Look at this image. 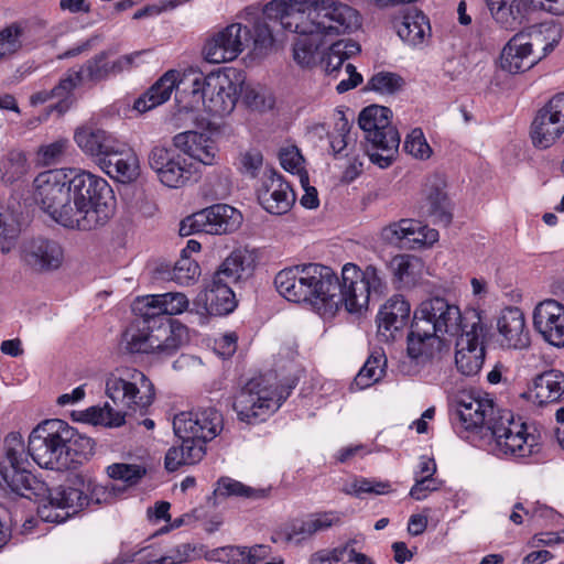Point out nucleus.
I'll use <instances>...</instances> for the list:
<instances>
[{"label": "nucleus", "mask_w": 564, "mask_h": 564, "mask_svg": "<svg viewBox=\"0 0 564 564\" xmlns=\"http://www.w3.org/2000/svg\"><path fill=\"white\" fill-rule=\"evenodd\" d=\"M274 285L290 302H308L329 314L343 306L349 313H360L372 295L380 296L384 292L386 280L383 272L372 264L360 269L355 263H346L339 279L329 267L306 263L281 270Z\"/></svg>", "instance_id": "1"}, {"label": "nucleus", "mask_w": 564, "mask_h": 564, "mask_svg": "<svg viewBox=\"0 0 564 564\" xmlns=\"http://www.w3.org/2000/svg\"><path fill=\"white\" fill-rule=\"evenodd\" d=\"M263 15L300 36L350 33L361 24L356 9L336 0H272L264 6Z\"/></svg>", "instance_id": "2"}, {"label": "nucleus", "mask_w": 564, "mask_h": 564, "mask_svg": "<svg viewBox=\"0 0 564 564\" xmlns=\"http://www.w3.org/2000/svg\"><path fill=\"white\" fill-rule=\"evenodd\" d=\"M456 403V429L489 431L497 449L514 458L529 457L539 452L535 435L528 432L524 422L516 421L510 411L496 410L492 401L469 394L460 395Z\"/></svg>", "instance_id": "3"}, {"label": "nucleus", "mask_w": 564, "mask_h": 564, "mask_svg": "<svg viewBox=\"0 0 564 564\" xmlns=\"http://www.w3.org/2000/svg\"><path fill=\"white\" fill-rule=\"evenodd\" d=\"M106 395L115 406H90L82 415L83 420L94 425L119 427L126 423V416L133 413H145L155 399V390L151 380L140 370L126 368L117 370L106 379Z\"/></svg>", "instance_id": "4"}, {"label": "nucleus", "mask_w": 564, "mask_h": 564, "mask_svg": "<svg viewBox=\"0 0 564 564\" xmlns=\"http://www.w3.org/2000/svg\"><path fill=\"white\" fill-rule=\"evenodd\" d=\"M467 311L442 296L424 300L414 311L408 334L406 351L411 359L430 358L444 335L457 337L467 326Z\"/></svg>", "instance_id": "5"}, {"label": "nucleus", "mask_w": 564, "mask_h": 564, "mask_svg": "<svg viewBox=\"0 0 564 564\" xmlns=\"http://www.w3.org/2000/svg\"><path fill=\"white\" fill-rule=\"evenodd\" d=\"M72 229L93 230L106 225L115 212V195L108 182L90 172L70 170Z\"/></svg>", "instance_id": "6"}, {"label": "nucleus", "mask_w": 564, "mask_h": 564, "mask_svg": "<svg viewBox=\"0 0 564 564\" xmlns=\"http://www.w3.org/2000/svg\"><path fill=\"white\" fill-rule=\"evenodd\" d=\"M232 110L234 108H230L226 116L230 115ZM172 120H177L174 123L175 128L182 126L178 122L181 120H192L197 128L209 132V135L192 130L181 132L173 138V145L176 149L205 165L218 163V148L213 137L221 133L226 128L225 113H220L214 108H177Z\"/></svg>", "instance_id": "7"}, {"label": "nucleus", "mask_w": 564, "mask_h": 564, "mask_svg": "<svg viewBox=\"0 0 564 564\" xmlns=\"http://www.w3.org/2000/svg\"><path fill=\"white\" fill-rule=\"evenodd\" d=\"M253 268L252 253L247 249L234 250L213 274L205 290L197 295L196 304H202L209 315H228L237 306L231 285L250 276Z\"/></svg>", "instance_id": "8"}, {"label": "nucleus", "mask_w": 564, "mask_h": 564, "mask_svg": "<svg viewBox=\"0 0 564 564\" xmlns=\"http://www.w3.org/2000/svg\"><path fill=\"white\" fill-rule=\"evenodd\" d=\"M242 72L234 67L212 72L208 75L197 74L193 78L180 79V90L175 95V106H236L238 85L241 84Z\"/></svg>", "instance_id": "9"}, {"label": "nucleus", "mask_w": 564, "mask_h": 564, "mask_svg": "<svg viewBox=\"0 0 564 564\" xmlns=\"http://www.w3.org/2000/svg\"><path fill=\"white\" fill-rule=\"evenodd\" d=\"M74 435L65 421L53 419L40 423L29 436L28 454L42 468L68 470L74 468L67 443Z\"/></svg>", "instance_id": "10"}, {"label": "nucleus", "mask_w": 564, "mask_h": 564, "mask_svg": "<svg viewBox=\"0 0 564 564\" xmlns=\"http://www.w3.org/2000/svg\"><path fill=\"white\" fill-rule=\"evenodd\" d=\"M272 380L271 375L252 378L237 393L234 410L240 421L248 424L264 421L289 398L294 384L274 386Z\"/></svg>", "instance_id": "11"}, {"label": "nucleus", "mask_w": 564, "mask_h": 564, "mask_svg": "<svg viewBox=\"0 0 564 564\" xmlns=\"http://www.w3.org/2000/svg\"><path fill=\"white\" fill-rule=\"evenodd\" d=\"M391 108H362L358 124L366 133V154L380 169L389 167L397 159L400 134L391 123Z\"/></svg>", "instance_id": "12"}, {"label": "nucleus", "mask_w": 564, "mask_h": 564, "mask_svg": "<svg viewBox=\"0 0 564 564\" xmlns=\"http://www.w3.org/2000/svg\"><path fill=\"white\" fill-rule=\"evenodd\" d=\"M34 200L54 221L65 228L74 227L70 170H50L40 173L34 182Z\"/></svg>", "instance_id": "13"}, {"label": "nucleus", "mask_w": 564, "mask_h": 564, "mask_svg": "<svg viewBox=\"0 0 564 564\" xmlns=\"http://www.w3.org/2000/svg\"><path fill=\"white\" fill-rule=\"evenodd\" d=\"M6 460L0 464V476L15 494L31 498L37 496L43 482L26 469L29 465L25 445L20 433L12 432L4 438Z\"/></svg>", "instance_id": "14"}, {"label": "nucleus", "mask_w": 564, "mask_h": 564, "mask_svg": "<svg viewBox=\"0 0 564 564\" xmlns=\"http://www.w3.org/2000/svg\"><path fill=\"white\" fill-rule=\"evenodd\" d=\"M109 55L110 53L108 51H101L87 59L79 70L73 72L67 77L62 78L53 88V94L63 96L72 95V91L85 80L98 84L123 70H128L132 67L134 58L140 55V52L122 55L113 62L108 61Z\"/></svg>", "instance_id": "15"}, {"label": "nucleus", "mask_w": 564, "mask_h": 564, "mask_svg": "<svg viewBox=\"0 0 564 564\" xmlns=\"http://www.w3.org/2000/svg\"><path fill=\"white\" fill-rule=\"evenodd\" d=\"M466 322L464 333L457 336L455 364L460 373L475 376L481 370L485 361V326L480 312L475 308L467 311Z\"/></svg>", "instance_id": "16"}, {"label": "nucleus", "mask_w": 564, "mask_h": 564, "mask_svg": "<svg viewBox=\"0 0 564 564\" xmlns=\"http://www.w3.org/2000/svg\"><path fill=\"white\" fill-rule=\"evenodd\" d=\"M242 223L241 213L227 204H215L186 217L180 232L188 236L195 232L227 235L237 230Z\"/></svg>", "instance_id": "17"}, {"label": "nucleus", "mask_w": 564, "mask_h": 564, "mask_svg": "<svg viewBox=\"0 0 564 564\" xmlns=\"http://www.w3.org/2000/svg\"><path fill=\"white\" fill-rule=\"evenodd\" d=\"M251 43V30L241 23H231L209 36L203 47L208 63L220 64L236 59Z\"/></svg>", "instance_id": "18"}, {"label": "nucleus", "mask_w": 564, "mask_h": 564, "mask_svg": "<svg viewBox=\"0 0 564 564\" xmlns=\"http://www.w3.org/2000/svg\"><path fill=\"white\" fill-rule=\"evenodd\" d=\"M223 414L215 406H199L175 415L173 430L177 437L209 442L223 430Z\"/></svg>", "instance_id": "19"}, {"label": "nucleus", "mask_w": 564, "mask_h": 564, "mask_svg": "<svg viewBox=\"0 0 564 564\" xmlns=\"http://www.w3.org/2000/svg\"><path fill=\"white\" fill-rule=\"evenodd\" d=\"M148 163L156 173L160 182L167 187H181L191 177L186 160L176 152L174 145H153L148 154Z\"/></svg>", "instance_id": "20"}, {"label": "nucleus", "mask_w": 564, "mask_h": 564, "mask_svg": "<svg viewBox=\"0 0 564 564\" xmlns=\"http://www.w3.org/2000/svg\"><path fill=\"white\" fill-rule=\"evenodd\" d=\"M21 260L33 272L50 273L62 267L64 248L55 239L33 237L22 243Z\"/></svg>", "instance_id": "21"}, {"label": "nucleus", "mask_w": 564, "mask_h": 564, "mask_svg": "<svg viewBox=\"0 0 564 564\" xmlns=\"http://www.w3.org/2000/svg\"><path fill=\"white\" fill-rule=\"evenodd\" d=\"M257 197L265 212L279 216L286 214L295 203V193L290 183L272 169L263 173Z\"/></svg>", "instance_id": "22"}, {"label": "nucleus", "mask_w": 564, "mask_h": 564, "mask_svg": "<svg viewBox=\"0 0 564 564\" xmlns=\"http://www.w3.org/2000/svg\"><path fill=\"white\" fill-rule=\"evenodd\" d=\"M381 237L390 245L421 248L436 242L438 240V231L429 228L419 220L401 219L386 226L382 229Z\"/></svg>", "instance_id": "23"}, {"label": "nucleus", "mask_w": 564, "mask_h": 564, "mask_svg": "<svg viewBox=\"0 0 564 564\" xmlns=\"http://www.w3.org/2000/svg\"><path fill=\"white\" fill-rule=\"evenodd\" d=\"M411 305L403 295H393L379 310L377 334L380 340L393 341L403 335L410 322Z\"/></svg>", "instance_id": "24"}, {"label": "nucleus", "mask_w": 564, "mask_h": 564, "mask_svg": "<svg viewBox=\"0 0 564 564\" xmlns=\"http://www.w3.org/2000/svg\"><path fill=\"white\" fill-rule=\"evenodd\" d=\"M533 324L553 346H564V306L552 299L540 302L533 312Z\"/></svg>", "instance_id": "25"}, {"label": "nucleus", "mask_w": 564, "mask_h": 564, "mask_svg": "<svg viewBox=\"0 0 564 564\" xmlns=\"http://www.w3.org/2000/svg\"><path fill=\"white\" fill-rule=\"evenodd\" d=\"M188 306V300L183 293L169 292L164 294L147 295L138 299L133 304V312L149 313L154 323L162 325L170 323L172 315L183 313Z\"/></svg>", "instance_id": "26"}, {"label": "nucleus", "mask_w": 564, "mask_h": 564, "mask_svg": "<svg viewBox=\"0 0 564 564\" xmlns=\"http://www.w3.org/2000/svg\"><path fill=\"white\" fill-rule=\"evenodd\" d=\"M498 341L508 349H524L530 345V333L524 314L518 307H507L497 318Z\"/></svg>", "instance_id": "27"}, {"label": "nucleus", "mask_w": 564, "mask_h": 564, "mask_svg": "<svg viewBox=\"0 0 564 564\" xmlns=\"http://www.w3.org/2000/svg\"><path fill=\"white\" fill-rule=\"evenodd\" d=\"M494 21L506 31H518L529 22L533 0H486Z\"/></svg>", "instance_id": "28"}, {"label": "nucleus", "mask_w": 564, "mask_h": 564, "mask_svg": "<svg viewBox=\"0 0 564 564\" xmlns=\"http://www.w3.org/2000/svg\"><path fill=\"white\" fill-rule=\"evenodd\" d=\"M90 484L82 475L74 474L67 477L64 484L47 489V498L52 507L72 510L76 513L89 505L86 494Z\"/></svg>", "instance_id": "29"}, {"label": "nucleus", "mask_w": 564, "mask_h": 564, "mask_svg": "<svg viewBox=\"0 0 564 564\" xmlns=\"http://www.w3.org/2000/svg\"><path fill=\"white\" fill-rule=\"evenodd\" d=\"M111 178L129 183L139 176V159L131 148L118 141L98 166Z\"/></svg>", "instance_id": "30"}, {"label": "nucleus", "mask_w": 564, "mask_h": 564, "mask_svg": "<svg viewBox=\"0 0 564 564\" xmlns=\"http://www.w3.org/2000/svg\"><path fill=\"white\" fill-rule=\"evenodd\" d=\"M137 318L130 324L122 335L126 348L132 354H154V347H158L155 330H164L149 313L134 312Z\"/></svg>", "instance_id": "31"}, {"label": "nucleus", "mask_w": 564, "mask_h": 564, "mask_svg": "<svg viewBox=\"0 0 564 564\" xmlns=\"http://www.w3.org/2000/svg\"><path fill=\"white\" fill-rule=\"evenodd\" d=\"M564 132V116L553 108H540L530 128V139L535 149L552 147Z\"/></svg>", "instance_id": "32"}, {"label": "nucleus", "mask_w": 564, "mask_h": 564, "mask_svg": "<svg viewBox=\"0 0 564 564\" xmlns=\"http://www.w3.org/2000/svg\"><path fill=\"white\" fill-rule=\"evenodd\" d=\"M74 140L78 148L99 166L101 159H105L108 152L119 141L108 131L94 127L77 128L74 133Z\"/></svg>", "instance_id": "33"}, {"label": "nucleus", "mask_w": 564, "mask_h": 564, "mask_svg": "<svg viewBox=\"0 0 564 564\" xmlns=\"http://www.w3.org/2000/svg\"><path fill=\"white\" fill-rule=\"evenodd\" d=\"M446 182L440 175L429 178L425 184V200L422 206L424 213L436 224L447 226L452 221L449 200L445 192Z\"/></svg>", "instance_id": "34"}, {"label": "nucleus", "mask_w": 564, "mask_h": 564, "mask_svg": "<svg viewBox=\"0 0 564 564\" xmlns=\"http://www.w3.org/2000/svg\"><path fill=\"white\" fill-rule=\"evenodd\" d=\"M522 33H516L503 46L500 63L502 69L518 74L529 70L541 61L535 52L528 51Z\"/></svg>", "instance_id": "35"}, {"label": "nucleus", "mask_w": 564, "mask_h": 564, "mask_svg": "<svg viewBox=\"0 0 564 564\" xmlns=\"http://www.w3.org/2000/svg\"><path fill=\"white\" fill-rule=\"evenodd\" d=\"M563 393L564 373L554 369L538 375L529 390L530 399L539 405L558 402Z\"/></svg>", "instance_id": "36"}, {"label": "nucleus", "mask_w": 564, "mask_h": 564, "mask_svg": "<svg viewBox=\"0 0 564 564\" xmlns=\"http://www.w3.org/2000/svg\"><path fill=\"white\" fill-rule=\"evenodd\" d=\"M181 74L176 69L165 72L144 93H142L132 106H162L167 102L174 93L180 90Z\"/></svg>", "instance_id": "37"}, {"label": "nucleus", "mask_w": 564, "mask_h": 564, "mask_svg": "<svg viewBox=\"0 0 564 564\" xmlns=\"http://www.w3.org/2000/svg\"><path fill=\"white\" fill-rule=\"evenodd\" d=\"M517 33H522L528 51L535 52L541 59L550 54L561 40L560 28L549 23L532 25L527 31Z\"/></svg>", "instance_id": "38"}, {"label": "nucleus", "mask_w": 564, "mask_h": 564, "mask_svg": "<svg viewBox=\"0 0 564 564\" xmlns=\"http://www.w3.org/2000/svg\"><path fill=\"white\" fill-rule=\"evenodd\" d=\"M399 37L410 45L416 46L431 36L429 18L417 9L409 10L400 21L394 22Z\"/></svg>", "instance_id": "39"}, {"label": "nucleus", "mask_w": 564, "mask_h": 564, "mask_svg": "<svg viewBox=\"0 0 564 564\" xmlns=\"http://www.w3.org/2000/svg\"><path fill=\"white\" fill-rule=\"evenodd\" d=\"M360 45L350 39L333 43L327 51L322 52L319 64L324 70L332 75L340 69L344 62L360 52Z\"/></svg>", "instance_id": "40"}, {"label": "nucleus", "mask_w": 564, "mask_h": 564, "mask_svg": "<svg viewBox=\"0 0 564 564\" xmlns=\"http://www.w3.org/2000/svg\"><path fill=\"white\" fill-rule=\"evenodd\" d=\"M339 115L334 130L328 133L330 151L337 160L348 158L351 148L356 144V135L351 133L352 124L341 111H339Z\"/></svg>", "instance_id": "41"}, {"label": "nucleus", "mask_w": 564, "mask_h": 564, "mask_svg": "<svg viewBox=\"0 0 564 564\" xmlns=\"http://www.w3.org/2000/svg\"><path fill=\"white\" fill-rule=\"evenodd\" d=\"M30 170L25 153L10 150L0 159V180L4 185L22 181Z\"/></svg>", "instance_id": "42"}, {"label": "nucleus", "mask_w": 564, "mask_h": 564, "mask_svg": "<svg viewBox=\"0 0 564 564\" xmlns=\"http://www.w3.org/2000/svg\"><path fill=\"white\" fill-rule=\"evenodd\" d=\"M388 268L398 288H409L415 284L421 261L414 256L398 254L390 260Z\"/></svg>", "instance_id": "43"}, {"label": "nucleus", "mask_w": 564, "mask_h": 564, "mask_svg": "<svg viewBox=\"0 0 564 564\" xmlns=\"http://www.w3.org/2000/svg\"><path fill=\"white\" fill-rule=\"evenodd\" d=\"M321 35L324 33H313L300 36L294 43L293 58L302 67H312L319 62L321 58Z\"/></svg>", "instance_id": "44"}, {"label": "nucleus", "mask_w": 564, "mask_h": 564, "mask_svg": "<svg viewBox=\"0 0 564 564\" xmlns=\"http://www.w3.org/2000/svg\"><path fill=\"white\" fill-rule=\"evenodd\" d=\"M386 366V355L379 351L372 352L355 377L351 388L364 390L378 382L384 375Z\"/></svg>", "instance_id": "45"}, {"label": "nucleus", "mask_w": 564, "mask_h": 564, "mask_svg": "<svg viewBox=\"0 0 564 564\" xmlns=\"http://www.w3.org/2000/svg\"><path fill=\"white\" fill-rule=\"evenodd\" d=\"M270 488H253L243 485L242 482L235 480L230 477H221L217 481V486L214 489L215 496L221 497H243L250 500H260L269 496Z\"/></svg>", "instance_id": "46"}, {"label": "nucleus", "mask_w": 564, "mask_h": 564, "mask_svg": "<svg viewBox=\"0 0 564 564\" xmlns=\"http://www.w3.org/2000/svg\"><path fill=\"white\" fill-rule=\"evenodd\" d=\"M237 94L243 106H274L275 102L272 94L265 87L246 83L243 74Z\"/></svg>", "instance_id": "47"}, {"label": "nucleus", "mask_w": 564, "mask_h": 564, "mask_svg": "<svg viewBox=\"0 0 564 564\" xmlns=\"http://www.w3.org/2000/svg\"><path fill=\"white\" fill-rule=\"evenodd\" d=\"M391 491V484L389 481H382L377 479H370L365 477L355 478L352 481L346 484L343 488V492L346 495L361 498L362 495H386Z\"/></svg>", "instance_id": "48"}, {"label": "nucleus", "mask_w": 564, "mask_h": 564, "mask_svg": "<svg viewBox=\"0 0 564 564\" xmlns=\"http://www.w3.org/2000/svg\"><path fill=\"white\" fill-rule=\"evenodd\" d=\"M404 79L391 72H380L375 74L367 83L365 89L378 91L382 95H394L404 87Z\"/></svg>", "instance_id": "49"}, {"label": "nucleus", "mask_w": 564, "mask_h": 564, "mask_svg": "<svg viewBox=\"0 0 564 564\" xmlns=\"http://www.w3.org/2000/svg\"><path fill=\"white\" fill-rule=\"evenodd\" d=\"M107 474L115 480L135 486L147 475V468L138 464L115 463L107 467Z\"/></svg>", "instance_id": "50"}, {"label": "nucleus", "mask_w": 564, "mask_h": 564, "mask_svg": "<svg viewBox=\"0 0 564 564\" xmlns=\"http://www.w3.org/2000/svg\"><path fill=\"white\" fill-rule=\"evenodd\" d=\"M21 228L14 216L8 212H0V250L10 252L20 236Z\"/></svg>", "instance_id": "51"}, {"label": "nucleus", "mask_w": 564, "mask_h": 564, "mask_svg": "<svg viewBox=\"0 0 564 564\" xmlns=\"http://www.w3.org/2000/svg\"><path fill=\"white\" fill-rule=\"evenodd\" d=\"M200 274L198 263L186 254L175 262L170 273V279L182 285L193 283Z\"/></svg>", "instance_id": "52"}, {"label": "nucleus", "mask_w": 564, "mask_h": 564, "mask_svg": "<svg viewBox=\"0 0 564 564\" xmlns=\"http://www.w3.org/2000/svg\"><path fill=\"white\" fill-rule=\"evenodd\" d=\"M403 149L415 159L426 160L432 154V149L427 143L422 129H413L405 138Z\"/></svg>", "instance_id": "53"}, {"label": "nucleus", "mask_w": 564, "mask_h": 564, "mask_svg": "<svg viewBox=\"0 0 564 564\" xmlns=\"http://www.w3.org/2000/svg\"><path fill=\"white\" fill-rule=\"evenodd\" d=\"M73 432L74 435L67 446L69 447L70 458L74 460V468H76L77 465L82 464V459H86L94 454L95 443L90 437L79 434L74 427Z\"/></svg>", "instance_id": "54"}, {"label": "nucleus", "mask_w": 564, "mask_h": 564, "mask_svg": "<svg viewBox=\"0 0 564 564\" xmlns=\"http://www.w3.org/2000/svg\"><path fill=\"white\" fill-rule=\"evenodd\" d=\"M164 330H155V337L158 338L156 344L159 347H154V352L163 355H173L181 345V339L174 334V330L170 323H163L160 325Z\"/></svg>", "instance_id": "55"}, {"label": "nucleus", "mask_w": 564, "mask_h": 564, "mask_svg": "<svg viewBox=\"0 0 564 564\" xmlns=\"http://www.w3.org/2000/svg\"><path fill=\"white\" fill-rule=\"evenodd\" d=\"M245 546L226 545L214 549L206 554V560L226 564H242Z\"/></svg>", "instance_id": "56"}, {"label": "nucleus", "mask_w": 564, "mask_h": 564, "mask_svg": "<svg viewBox=\"0 0 564 564\" xmlns=\"http://www.w3.org/2000/svg\"><path fill=\"white\" fill-rule=\"evenodd\" d=\"M22 29L17 24L4 28L0 31V56L11 55L21 48L20 37Z\"/></svg>", "instance_id": "57"}, {"label": "nucleus", "mask_w": 564, "mask_h": 564, "mask_svg": "<svg viewBox=\"0 0 564 564\" xmlns=\"http://www.w3.org/2000/svg\"><path fill=\"white\" fill-rule=\"evenodd\" d=\"M182 452L184 453V460L186 465H193L202 460L205 455V441L197 438L178 437Z\"/></svg>", "instance_id": "58"}, {"label": "nucleus", "mask_w": 564, "mask_h": 564, "mask_svg": "<svg viewBox=\"0 0 564 564\" xmlns=\"http://www.w3.org/2000/svg\"><path fill=\"white\" fill-rule=\"evenodd\" d=\"M68 147L69 141L67 139H59L41 147L39 153L46 165L56 164L61 162Z\"/></svg>", "instance_id": "59"}, {"label": "nucleus", "mask_w": 564, "mask_h": 564, "mask_svg": "<svg viewBox=\"0 0 564 564\" xmlns=\"http://www.w3.org/2000/svg\"><path fill=\"white\" fill-rule=\"evenodd\" d=\"M285 540L300 542L308 539L313 535L310 520L307 519H295L292 520L285 528L284 531Z\"/></svg>", "instance_id": "60"}, {"label": "nucleus", "mask_w": 564, "mask_h": 564, "mask_svg": "<svg viewBox=\"0 0 564 564\" xmlns=\"http://www.w3.org/2000/svg\"><path fill=\"white\" fill-rule=\"evenodd\" d=\"M251 41L254 44V48H268L272 46L274 39L272 35V29L265 21H257L253 25V33L251 32Z\"/></svg>", "instance_id": "61"}, {"label": "nucleus", "mask_w": 564, "mask_h": 564, "mask_svg": "<svg viewBox=\"0 0 564 564\" xmlns=\"http://www.w3.org/2000/svg\"><path fill=\"white\" fill-rule=\"evenodd\" d=\"M438 485L433 477H416L409 495L411 498L420 501L425 499L429 492L437 490Z\"/></svg>", "instance_id": "62"}, {"label": "nucleus", "mask_w": 564, "mask_h": 564, "mask_svg": "<svg viewBox=\"0 0 564 564\" xmlns=\"http://www.w3.org/2000/svg\"><path fill=\"white\" fill-rule=\"evenodd\" d=\"M313 535L319 531L327 530L339 522V517L334 511H326L311 514L308 517Z\"/></svg>", "instance_id": "63"}, {"label": "nucleus", "mask_w": 564, "mask_h": 564, "mask_svg": "<svg viewBox=\"0 0 564 564\" xmlns=\"http://www.w3.org/2000/svg\"><path fill=\"white\" fill-rule=\"evenodd\" d=\"M195 547L189 543H183L171 549L164 557L170 564H182L195 558Z\"/></svg>", "instance_id": "64"}]
</instances>
